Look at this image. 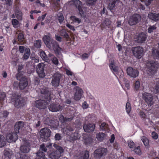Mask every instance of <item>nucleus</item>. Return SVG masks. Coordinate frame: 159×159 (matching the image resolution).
<instances>
[{
	"instance_id": "9",
	"label": "nucleus",
	"mask_w": 159,
	"mask_h": 159,
	"mask_svg": "<svg viewBox=\"0 0 159 159\" xmlns=\"http://www.w3.org/2000/svg\"><path fill=\"white\" fill-rule=\"evenodd\" d=\"M107 151L106 148H101L96 149L94 152V157L96 158H100L105 156Z\"/></svg>"
},
{
	"instance_id": "46",
	"label": "nucleus",
	"mask_w": 159,
	"mask_h": 159,
	"mask_svg": "<svg viewBox=\"0 0 159 159\" xmlns=\"http://www.w3.org/2000/svg\"><path fill=\"white\" fill-rule=\"evenodd\" d=\"M12 25L15 28H17L18 26L19 22L16 19H13L12 20Z\"/></svg>"
},
{
	"instance_id": "12",
	"label": "nucleus",
	"mask_w": 159,
	"mask_h": 159,
	"mask_svg": "<svg viewBox=\"0 0 159 159\" xmlns=\"http://www.w3.org/2000/svg\"><path fill=\"white\" fill-rule=\"evenodd\" d=\"M128 75L131 77L135 78L139 75V71L136 69H134L131 67H128L127 69Z\"/></svg>"
},
{
	"instance_id": "31",
	"label": "nucleus",
	"mask_w": 159,
	"mask_h": 159,
	"mask_svg": "<svg viewBox=\"0 0 159 159\" xmlns=\"http://www.w3.org/2000/svg\"><path fill=\"white\" fill-rule=\"evenodd\" d=\"M96 137L97 139L101 141L105 138V134L103 133H100L97 134Z\"/></svg>"
},
{
	"instance_id": "23",
	"label": "nucleus",
	"mask_w": 159,
	"mask_h": 159,
	"mask_svg": "<svg viewBox=\"0 0 159 159\" xmlns=\"http://www.w3.org/2000/svg\"><path fill=\"white\" fill-rule=\"evenodd\" d=\"M61 156V155L57 151L52 152L49 154V157L52 159H58Z\"/></svg>"
},
{
	"instance_id": "32",
	"label": "nucleus",
	"mask_w": 159,
	"mask_h": 159,
	"mask_svg": "<svg viewBox=\"0 0 159 159\" xmlns=\"http://www.w3.org/2000/svg\"><path fill=\"white\" fill-rule=\"evenodd\" d=\"M89 157V153L88 151H85L78 159H88Z\"/></svg>"
},
{
	"instance_id": "38",
	"label": "nucleus",
	"mask_w": 159,
	"mask_h": 159,
	"mask_svg": "<svg viewBox=\"0 0 159 159\" xmlns=\"http://www.w3.org/2000/svg\"><path fill=\"white\" fill-rule=\"evenodd\" d=\"M70 19L74 22L77 23L78 24H80L81 22V20L80 19L77 18L74 16H71Z\"/></svg>"
},
{
	"instance_id": "20",
	"label": "nucleus",
	"mask_w": 159,
	"mask_h": 159,
	"mask_svg": "<svg viewBox=\"0 0 159 159\" xmlns=\"http://www.w3.org/2000/svg\"><path fill=\"white\" fill-rule=\"evenodd\" d=\"M139 98L141 99L143 98V99H151L153 98L152 96L150 93H144L142 94H140Z\"/></svg>"
},
{
	"instance_id": "50",
	"label": "nucleus",
	"mask_w": 159,
	"mask_h": 159,
	"mask_svg": "<svg viewBox=\"0 0 159 159\" xmlns=\"http://www.w3.org/2000/svg\"><path fill=\"white\" fill-rule=\"evenodd\" d=\"M59 119L61 120L62 119L63 121L64 122H65L67 121H70L72 120V119L71 118H67L66 117H65L63 116H60L59 118Z\"/></svg>"
},
{
	"instance_id": "29",
	"label": "nucleus",
	"mask_w": 159,
	"mask_h": 159,
	"mask_svg": "<svg viewBox=\"0 0 159 159\" xmlns=\"http://www.w3.org/2000/svg\"><path fill=\"white\" fill-rule=\"evenodd\" d=\"M6 144V142L4 136L0 135V148L4 146Z\"/></svg>"
},
{
	"instance_id": "11",
	"label": "nucleus",
	"mask_w": 159,
	"mask_h": 159,
	"mask_svg": "<svg viewBox=\"0 0 159 159\" xmlns=\"http://www.w3.org/2000/svg\"><path fill=\"white\" fill-rule=\"evenodd\" d=\"M17 134L15 132L7 133L6 136V138L8 142L11 143L15 142L18 138Z\"/></svg>"
},
{
	"instance_id": "30",
	"label": "nucleus",
	"mask_w": 159,
	"mask_h": 159,
	"mask_svg": "<svg viewBox=\"0 0 159 159\" xmlns=\"http://www.w3.org/2000/svg\"><path fill=\"white\" fill-rule=\"evenodd\" d=\"M53 146L57 149L55 151L58 152L61 155L64 152V150L62 147L56 144H54Z\"/></svg>"
},
{
	"instance_id": "51",
	"label": "nucleus",
	"mask_w": 159,
	"mask_h": 159,
	"mask_svg": "<svg viewBox=\"0 0 159 159\" xmlns=\"http://www.w3.org/2000/svg\"><path fill=\"white\" fill-rule=\"evenodd\" d=\"M140 87V82L139 80L136 81L135 83L134 89L136 90H138Z\"/></svg>"
},
{
	"instance_id": "61",
	"label": "nucleus",
	"mask_w": 159,
	"mask_h": 159,
	"mask_svg": "<svg viewBox=\"0 0 159 159\" xmlns=\"http://www.w3.org/2000/svg\"><path fill=\"white\" fill-rule=\"evenodd\" d=\"M55 139L56 140H59L61 139V134L59 133H57L55 134Z\"/></svg>"
},
{
	"instance_id": "34",
	"label": "nucleus",
	"mask_w": 159,
	"mask_h": 159,
	"mask_svg": "<svg viewBox=\"0 0 159 159\" xmlns=\"http://www.w3.org/2000/svg\"><path fill=\"white\" fill-rule=\"evenodd\" d=\"M93 139L91 136H88L86 139L85 143L87 145H90L93 144Z\"/></svg>"
},
{
	"instance_id": "36",
	"label": "nucleus",
	"mask_w": 159,
	"mask_h": 159,
	"mask_svg": "<svg viewBox=\"0 0 159 159\" xmlns=\"http://www.w3.org/2000/svg\"><path fill=\"white\" fill-rule=\"evenodd\" d=\"M30 54V51L29 48H26L25 51V53L24 55V58L26 60L28 59Z\"/></svg>"
},
{
	"instance_id": "57",
	"label": "nucleus",
	"mask_w": 159,
	"mask_h": 159,
	"mask_svg": "<svg viewBox=\"0 0 159 159\" xmlns=\"http://www.w3.org/2000/svg\"><path fill=\"white\" fill-rule=\"evenodd\" d=\"M107 125L105 123L103 122L100 125V128L101 129L103 130L107 128Z\"/></svg>"
},
{
	"instance_id": "58",
	"label": "nucleus",
	"mask_w": 159,
	"mask_h": 159,
	"mask_svg": "<svg viewBox=\"0 0 159 159\" xmlns=\"http://www.w3.org/2000/svg\"><path fill=\"white\" fill-rule=\"evenodd\" d=\"M40 149L42 151H43L44 152H47V149L44 144H43L40 145Z\"/></svg>"
},
{
	"instance_id": "59",
	"label": "nucleus",
	"mask_w": 159,
	"mask_h": 159,
	"mask_svg": "<svg viewBox=\"0 0 159 159\" xmlns=\"http://www.w3.org/2000/svg\"><path fill=\"white\" fill-rule=\"evenodd\" d=\"M152 136L154 139H157L158 138V135L157 133L154 131L152 132Z\"/></svg>"
},
{
	"instance_id": "41",
	"label": "nucleus",
	"mask_w": 159,
	"mask_h": 159,
	"mask_svg": "<svg viewBox=\"0 0 159 159\" xmlns=\"http://www.w3.org/2000/svg\"><path fill=\"white\" fill-rule=\"evenodd\" d=\"M73 130V128L69 125H67L66 126L65 128V131L67 134H68L70 132L72 131Z\"/></svg>"
},
{
	"instance_id": "4",
	"label": "nucleus",
	"mask_w": 159,
	"mask_h": 159,
	"mask_svg": "<svg viewBox=\"0 0 159 159\" xmlns=\"http://www.w3.org/2000/svg\"><path fill=\"white\" fill-rule=\"evenodd\" d=\"M17 78L20 80L19 87L20 89L22 90L26 88L28 85V82L26 78L24 76H20V72L17 74Z\"/></svg>"
},
{
	"instance_id": "49",
	"label": "nucleus",
	"mask_w": 159,
	"mask_h": 159,
	"mask_svg": "<svg viewBox=\"0 0 159 159\" xmlns=\"http://www.w3.org/2000/svg\"><path fill=\"white\" fill-rule=\"evenodd\" d=\"M97 0H86V3L89 5H93L96 2Z\"/></svg>"
},
{
	"instance_id": "18",
	"label": "nucleus",
	"mask_w": 159,
	"mask_h": 159,
	"mask_svg": "<svg viewBox=\"0 0 159 159\" xmlns=\"http://www.w3.org/2000/svg\"><path fill=\"white\" fill-rule=\"evenodd\" d=\"M147 39L146 35L143 33L139 34L136 38V41L137 43H142L146 41Z\"/></svg>"
},
{
	"instance_id": "15",
	"label": "nucleus",
	"mask_w": 159,
	"mask_h": 159,
	"mask_svg": "<svg viewBox=\"0 0 159 159\" xmlns=\"http://www.w3.org/2000/svg\"><path fill=\"white\" fill-rule=\"evenodd\" d=\"M47 104V103L45 100H37L35 102V106L40 109L45 108Z\"/></svg>"
},
{
	"instance_id": "54",
	"label": "nucleus",
	"mask_w": 159,
	"mask_h": 159,
	"mask_svg": "<svg viewBox=\"0 0 159 159\" xmlns=\"http://www.w3.org/2000/svg\"><path fill=\"white\" fill-rule=\"evenodd\" d=\"M133 150L134 151V152L137 154H140L141 153V152L139 146L137 147H136V148H134Z\"/></svg>"
},
{
	"instance_id": "39",
	"label": "nucleus",
	"mask_w": 159,
	"mask_h": 159,
	"mask_svg": "<svg viewBox=\"0 0 159 159\" xmlns=\"http://www.w3.org/2000/svg\"><path fill=\"white\" fill-rule=\"evenodd\" d=\"M141 140L145 146L147 147L149 145V140L147 138L143 136L142 137Z\"/></svg>"
},
{
	"instance_id": "13",
	"label": "nucleus",
	"mask_w": 159,
	"mask_h": 159,
	"mask_svg": "<svg viewBox=\"0 0 159 159\" xmlns=\"http://www.w3.org/2000/svg\"><path fill=\"white\" fill-rule=\"evenodd\" d=\"M75 89L76 91L75 93L74 98L78 99L83 98L84 92L82 89L78 86H76Z\"/></svg>"
},
{
	"instance_id": "64",
	"label": "nucleus",
	"mask_w": 159,
	"mask_h": 159,
	"mask_svg": "<svg viewBox=\"0 0 159 159\" xmlns=\"http://www.w3.org/2000/svg\"><path fill=\"white\" fill-rule=\"evenodd\" d=\"M35 127L36 128L39 127L41 125V121L39 119L37 120V121L35 122Z\"/></svg>"
},
{
	"instance_id": "60",
	"label": "nucleus",
	"mask_w": 159,
	"mask_h": 159,
	"mask_svg": "<svg viewBox=\"0 0 159 159\" xmlns=\"http://www.w3.org/2000/svg\"><path fill=\"white\" fill-rule=\"evenodd\" d=\"M6 95L5 93L0 92V99H4L6 98Z\"/></svg>"
},
{
	"instance_id": "43",
	"label": "nucleus",
	"mask_w": 159,
	"mask_h": 159,
	"mask_svg": "<svg viewBox=\"0 0 159 159\" xmlns=\"http://www.w3.org/2000/svg\"><path fill=\"white\" fill-rule=\"evenodd\" d=\"M157 27L155 25L152 26H150L148 29V33H151L153 32L155 30Z\"/></svg>"
},
{
	"instance_id": "16",
	"label": "nucleus",
	"mask_w": 159,
	"mask_h": 159,
	"mask_svg": "<svg viewBox=\"0 0 159 159\" xmlns=\"http://www.w3.org/2000/svg\"><path fill=\"white\" fill-rule=\"evenodd\" d=\"M95 126L93 124H85L83 126V129L84 131L88 133H90L93 131L95 129Z\"/></svg>"
},
{
	"instance_id": "33",
	"label": "nucleus",
	"mask_w": 159,
	"mask_h": 159,
	"mask_svg": "<svg viewBox=\"0 0 159 159\" xmlns=\"http://www.w3.org/2000/svg\"><path fill=\"white\" fill-rule=\"evenodd\" d=\"M60 35L63 36L64 38L67 39L69 37V36L66 31L64 29H62L59 31Z\"/></svg>"
},
{
	"instance_id": "35",
	"label": "nucleus",
	"mask_w": 159,
	"mask_h": 159,
	"mask_svg": "<svg viewBox=\"0 0 159 159\" xmlns=\"http://www.w3.org/2000/svg\"><path fill=\"white\" fill-rule=\"evenodd\" d=\"M36 154L37 156L39 157L41 159H47L44 153L40 150L38 151Z\"/></svg>"
},
{
	"instance_id": "48",
	"label": "nucleus",
	"mask_w": 159,
	"mask_h": 159,
	"mask_svg": "<svg viewBox=\"0 0 159 159\" xmlns=\"http://www.w3.org/2000/svg\"><path fill=\"white\" fill-rule=\"evenodd\" d=\"M18 41L20 42H23L24 40V35L22 33H20L18 36Z\"/></svg>"
},
{
	"instance_id": "53",
	"label": "nucleus",
	"mask_w": 159,
	"mask_h": 159,
	"mask_svg": "<svg viewBox=\"0 0 159 159\" xmlns=\"http://www.w3.org/2000/svg\"><path fill=\"white\" fill-rule=\"evenodd\" d=\"M155 89L157 93L159 92V80L156 81V84L155 86Z\"/></svg>"
},
{
	"instance_id": "10",
	"label": "nucleus",
	"mask_w": 159,
	"mask_h": 159,
	"mask_svg": "<svg viewBox=\"0 0 159 159\" xmlns=\"http://www.w3.org/2000/svg\"><path fill=\"white\" fill-rule=\"evenodd\" d=\"M62 75L59 72L54 74L52 80V84L53 86H58L60 82V80L62 77Z\"/></svg>"
},
{
	"instance_id": "14",
	"label": "nucleus",
	"mask_w": 159,
	"mask_h": 159,
	"mask_svg": "<svg viewBox=\"0 0 159 159\" xmlns=\"http://www.w3.org/2000/svg\"><path fill=\"white\" fill-rule=\"evenodd\" d=\"M37 72L40 77L43 78L45 76L43 64L39 63L37 66Z\"/></svg>"
},
{
	"instance_id": "1",
	"label": "nucleus",
	"mask_w": 159,
	"mask_h": 159,
	"mask_svg": "<svg viewBox=\"0 0 159 159\" xmlns=\"http://www.w3.org/2000/svg\"><path fill=\"white\" fill-rule=\"evenodd\" d=\"M43 41L47 47L50 49H53L57 55L61 54L62 49L59 47L57 43L55 40L51 39L50 36L45 35L43 38Z\"/></svg>"
},
{
	"instance_id": "37",
	"label": "nucleus",
	"mask_w": 159,
	"mask_h": 159,
	"mask_svg": "<svg viewBox=\"0 0 159 159\" xmlns=\"http://www.w3.org/2000/svg\"><path fill=\"white\" fill-rule=\"evenodd\" d=\"M15 101V106L19 108L22 106V103L21 101L23 100H14Z\"/></svg>"
},
{
	"instance_id": "40",
	"label": "nucleus",
	"mask_w": 159,
	"mask_h": 159,
	"mask_svg": "<svg viewBox=\"0 0 159 159\" xmlns=\"http://www.w3.org/2000/svg\"><path fill=\"white\" fill-rule=\"evenodd\" d=\"M70 137L72 140H75L79 139V136L77 133L75 132L71 134Z\"/></svg>"
},
{
	"instance_id": "6",
	"label": "nucleus",
	"mask_w": 159,
	"mask_h": 159,
	"mask_svg": "<svg viewBox=\"0 0 159 159\" xmlns=\"http://www.w3.org/2000/svg\"><path fill=\"white\" fill-rule=\"evenodd\" d=\"M30 143L29 141L26 139L23 140V143L20 146V150L23 153H28L30 150Z\"/></svg>"
},
{
	"instance_id": "25",
	"label": "nucleus",
	"mask_w": 159,
	"mask_h": 159,
	"mask_svg": "<svg viewBox=\"0 0 159 159\" xmlns=\"http://www.w3.org/2000/svg\"><path fill=\"white\" fill-rule=\"evenodd\" d=\"M152 56L155 59H159V50L153 48L152 49Z\"/></svg>"
},
{
	"instance_id": "8",
	"label": "nucleus",
	"mask_w": 159,
	"mask_h": 159,
	"mask_svg": "<svg viewBox=\"0 0 159 159\" xmlns=\"http://www.w3.org/2000/svg\"><path fill=\"white\" fill-rule=\"evenodd\" d=\"M141 20V16L139 14H134L129 18L128 23L131 25H134L139 22Z\"/></svg>"
},
{
	"instance_id": "42",
	"label": "nucleus",
	"mask_w": 159,
	"mask_h": 159,
	"mask_svg": "<svg viewBox=\"0 0 159 159\" xmlns=\"http://www.w3.org/2000/svg\"><path fill=\"white\" fill-rule=\"evenodd\" d=\"M128 144L129 147L132 149H134L136 148V146L134 142L131 140L128 142Z\"/></svg>"
},
{
	"instance_id": "5",
	"label": "nucleus",
	"mask_w": 159,
	"mask_h": 159,
	"mask_svg": "<svg viewBox=\"0 0 159 159\" xmlns=\"http://www.w3.org/2000/svg\"><path fill=\"white\" fill-rule=\"evenodd\" d=\"M69 4L70 5H74L78 9L79 13L82 17L84 14L82 9V3L79 0H72L69 1Z\"/></svg>"
},
{
	"instance_id": "2",
	"label": "nucleus",
	"mask_w": 159,
	"mask_h": 159,
	"mask_svg": "<svg viewBox=\"0 0 159 159\" xmlns=\"http://www.w3.org/2000/svg\"><path fill=\"white\" fill-rule=\"evenodd\" d=\"M159 63L157 61H150L146 63L147 73L149 75L155 74L158 68Z\"/></svg>"
},
{
	"instance_id": "3",
	"label": "nucleus",
	"mask_w": 159,
	"mask_h": 159,
	"mask_svg": "<svg viewBox=\"0 0 159 159\" xmlns=\"http://www.w3.org/2000/svg\"><path fill=\"white\" fill-rule=\"evenodd\" d=\"M40 133L41 141L46 142L48 140L49 138L50 137L51 134V131L50 129L44 128L41 129Z\"/></svg>"
},
{
	"instance_id": "24",
	"label": "nucleus",
	"mask_w": 159,
	"mask_h": 159,
	"mask_svg": "<svg viewBox=\"0 0 159 159\" xmlns=\"http://www.w3.org/2000/svg\"><path fill=\"white\" fill-rule=\"evenodd\" d=\"M148 17L151 19L155 21L159 20V13H151L148 14Z\"/></svg>"
},
{
	"instance_id": "44",
	"label": "nucleus",
	"mask_w": 159,
	"mask_h": 159,
	"mask_svg": "<svg viewBox=\"0 0 159 159\" xmlns=\"http://www.w3.org/2000/svg\"><path fill=\"white\" fill-rule=\"evenodd\" d=\"M34 45L37 48H40L41 45V40H38L35 41L34 42Z\"/></svg>"
},
{
	"instance_id": "19",
	"label": "nucleus",
	"mask_w": 159,
	"mask_h": 159,
	"mask_svg": "<svg viewBox=\"0 0 159 159\" xmlns=\"http://www.w3.org/2000/svg\"><path fill=\"white\" fill-rule=\"evenodd\" d=\"M24 127V123L21 121L17 122L14 126L15 132L17 134L19 132V130Z\"/></svg>"
},
{
	"instance_id": "7",
	"label": "nucleus",
	"mask_w": 159,
	"mask_h": 159,
	"mask_svg": "<svg viewBox=\"0 0 159 159\" xmlns=\"http://www.w3.org/2000/svg\"><path fill=\"white\" fill-rule=\"evenodd\" d=\"M132 51L134 56L139 59L141 58L143 52V49L142 47L140 46L134 47L132 48Z\"/></svg>"
},
{
	"instance_id": "21",
	"label": "nucleus",
	"mask_w": 159,
	"mask_h": 159,
	"mask_svg": "<svg viewBox=\"0 0 159 159\" xmlns=\"http://www.w3.org/2000/svg\"><path fill=\"white\" fill-rule=\"evenodd\" d=\"M109 66L112 71L116 72L118 71V67L116 65V63L114 60L111 61L110 62Z\"/></svg>"
},
{
	"instance_id": "45",
	"label": "nucleus",
	"mask_w": 159,
	"mask_h": 159,
	"mask_svg": "<svg viewBox=\"0 0 159 159\" xmlns=\"http://www.w3.org/2000/svg\"><path fill=\"white\" fill-rule=\"evenodd\" d=\"M116 1L115 0H113L112 2L110 3L109 5V8L110 10H113L115 6Z\"/></svg>"
},
{
	"instance_id": "27",
	"label": "nucleus",
	"mask_w": 159,
	"mask_h": 159,
	"mask_svg": "<svg viewBox=\"0 0 159 159\" xmlns=\"http://www.w3.org/2000/svg\"><path fill=\"white\" fill-rule=\"evenodd\" d=\"M43 123L45 125L51 126L54 124V121L48 117L46 118L43 121Z\"/></svg>"
},
{
	"instance_id": "55",
	"label": "nucleus",
	"mask_w": 159,
	"mask_h": 159,
	"mask_svg": "<svg viewBox=\"0 0 159 159\" xmlns=\"http://www.w3.org/2000/svg\"><path fill=\"white\" fill-rule=\"evenodd\" d=\"M126 111L128 113H129L130 111V105L129 102H127L126 105Z\"/></svg>"
},
{
	"instance_id": "22",
	"label": "nucleus",
	"mask_w": 159,
	"mask_h": 159,
	"mask_svg": "<svg viewBox=\"0 0 159 159\" xmlns=\"http://www.w3.org/2000/svg\"><path fill=\"white\" fill-rule=\"evenodd\" d=\"M119 82L120 84V82H122L124 84L125 87V90L126 89L127 90L129 89V82L125 78H124L123 76L122 77L121 76L120 77Z\"/></svg>"
},
{
	"instance_id": "28",
	"label": "nucleus",
	"mask_w": 159,
	"mask_h": 159,
	"mask_svg": "<svg viewBox=\"0 0 159 159\" xmlns=\"http://www.w3.org/2000/svg\"><path fill=\"white\" fill-rule=\"evenodd\" d=\"M40 56L41 57V58L43 59V60L47 62H49V59L48 57V56H47L46 55V54L45 52L42 51L40 52Z\"/></svg>"
},
{
	"instance_id": "52",
	"label": "nucleus",
	"mask_w": 159,
	"mask_h": 159,
	"mask_svg": "<svg viewBox=\"0 0 159 159\" xmlns=\"http://www.w3.org/2000/svg\"><path fill=\"white\" fill-rule=\"evenodd\" d=\"M111 21L107 19H105V21L102 23V25H105V26H108L111 25Z\"/></svg>"
},
{
	"instance_id": "62",
	"label": "nucleus",
	"mask_w": 159,
	"mask_h": 159,
	"mask_svg": "<svg viewBox=\"0 0 159 159\" xmlns=\"http://www.w3.org/2000/svg\"><path fill=\"white\" fill-rule=\"evenodd\" d=\"M89 54H88L86 53L83 54L81 56V58L83 60H84L88 58L89 57Z\"/></svg>"
},
{
	"instance_id": "17",
	"label": "nucleus",
	"mask_w": 159,
	"mask_h": 159,
	"mask_svg": "<svg viewBox=\"0 0 159 159\" xmlns=\"http://www.w3.org/2000/svg\"><path fill=\"white\" fill-rule=\"evenodd\" d=\"M62 108V107L58 104H52L49 106V110L53 112L61 110Z\"/></svg>"
},
{
	"instance_id": "26",
	"label": "nucleus",
	"mask_w": 159,
	"mask_h": 159,
	"mask_svg": "<svg viewBox=\"0 0 159 159\" xmlns=\"http://www.w3.org/2000/svg\"><path fill=\"white\" fill-rule=\"evenodd\" d=\"M49 61L52 60V63L56 65H57L58 64V61L57 59L52 54L49 53L48 55Z\"/></svg>"
},
{
	"instance_id": "56",
	"label": "nucleus",
	"mask_w": 159,
	"mask_h": 159,
	"mask_svg": "<svg viewBox=\"0 0 159 159\" xmlns=\"http://www.w3.org/2000/svg\"><path fill=\"white\" fill-rule=\"evenodd\" d=\"M146 103L147 104L148 106H151L153 104L154 102L153 100H145Z\"/></svg>"
},
{
	"instance_id": "47",
	"label": "nucleus",
	"mask_w": 159,
	"mask_h": 159,
	"mask_svg": "<svg viewBox=\"0 0 159 159\" xmlns=\"http://www.w3.org/2000/svg\"><path fill=\"white\" fill-rule=\"evenodd\" d=\"M58 19L59 23H61L63 22L64 20V17L62 13L61 12L59 13L58 16Z\"/></svg>"
},
{
	"instance_id": "63",
	"label": "nucleus",
	"mask_w": 159,
	"mask_h": 159,
	"mask_svg": "<svg viewBox=\"0 0 159 159\" xmlns=\"http://www.w3.org/2000/svg\"><path fill=\"white\" fill-rule=\"evenodd\" d=\"M66 74L70 76H72L74 75V73L71 71L70 70L68 69H66Z\"/></svg>"
}]
</instances>
